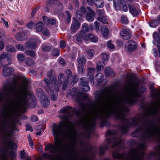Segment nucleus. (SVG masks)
<instances>
[{
  "label": "nucleus",
  "instance_id": "nucleus-1",
  "mask_svg": "<svg viewBox=\"0 0 160 160\" xmlns=\"http://www.w3.org/2000/svg\"><path fill=\"white\" fill-rule=\"evenodd\" d=\"M98 102L93 109H90L86 104L81 103L80 111L75 112L74 109L67 106L62 108L61 112L65 114L66 121L62 125L53 126L52 132L54 136L55 143L46 145L45 150H49L50 152L56 153L65 152H69L77 142V137L73 132L71 123L68 119L74 112L77 115L82 117V113L85 114L80 121L82 126L89 132L95 125L97 119H102L103 117L109 116V88L105 92L97 91L95 93Z\"/></svg>",
  "mask_w": 160,
  "mask_h": 160
},
{
  "label": "nucleus",
  "instance_id": "nucleus-2",
  "mask_svg": "<svg viewBox=\"0 0 160 160\" xmlns=\"http://www.w3.org/2000/svg\"><path fill=\"white\" fill-rule=\"evenodd\" d=\"M16 85L15 81L14 85L9 84L0 89V102H8L12 99L11 106L4 103H0V129H6L10 121L12 130H18L15 125V118L18 111L24 109L28 104V82L24 81L23 85L18 89H16Z\"/></svg>",
  "mask_w": 160,
  "mask_h": 160
},
{
  "label": "nucleus",
  "instance_id": "nucleus-3",
  "mask_svg": "<svg viewBox=\"0 0 160 160\" xmlns=\"http://www.w3.org/2000/svg\"><path fill=\"white\" fill-rule=\"evenodd\" d=\"M48 74V78H45L44 81L47 84V91L48 92L50 91L51 95V98L52 100H55L57 98V93L59 91V87L61 84H63L62 89L66 90L68 83V80H64V75L62 73H60L58 77V83L56 84V78L55 74L52 71L49 72Z\"/></svg>",
  "mask_w": 160,
  "mask_h": 160
},
{
  "label": "nucleus",
  "instance_id": "nucleus-4",
  "mask_svg": "<svg viewBox=\"0 0 160 160\" xmlns=\"http://www.w3.org/2000/svg\"><path fill=\"white\" fill-rule=\"evenodd\" d=\"M140 132L142 133V138L143 140L155 136L160 140V125L157 126L149 123H144L135 130L132 135L133 137L137 136L138 133L139 134Z\"/></svg>",
  "mask_w": 160,
  "mask_h": 160
},
{
  "label": "nucleus",
  "instance_id": "nucleus-5",
  "mask_svg": "<svg viewBox=\"0 0 160 160\" xmlns=\"http://www.w3.org/2000/svg\"><path fill=\"white\" fill-rule=\"evenodd\" d=\"M146 146L145 143H140L138 148L132 149L128 154L129 160H143L144 150Z\"/></svg>",
  "mask_w": 160,
  "mask_h": 160
},
{
  "label": "nucleus",
  "instance_id": "nucleus-6",
  "mask_svg": "<svg viewBox=\"0 0 160 160\" xmlns=\"http://www.w3.org/2000/svg\"><path fill=\"white\" fill-rule=\"evenodd\" d=\"M116 133V131L108 130L106 133V136L109 137L107 138L106 142L108 145L110 144L113 148H118L116 150H119L121 149L120 144L122 142V140L120 137L117 138L113 136Z\"/></svg>",
  "mask_w": 160,
  "mask_h": 160
},
{
  "label": "nucleus",
  "instance_id": "nucleus-7",
  "mask_svg": "<svg viewBox=\"0 0 160 160\" xmlns=\"http://www.w3.org/2000/svg\"><path fill=\"white\" fill-rule=\"evenodd\" d=\"M141 122L140 119L135 118L126 120L125 124L120 127V129L124 133L128 132V130L130 127L136 126Z\"/></svg>",
  "mask_w": 160,
  "mask_h": 160
},
{
  "label": "nucleus",
  "instance_id": "nucleus-8",
  "mask_svg": "<svg viewBox=\"0 0 160 160\" xmlns=\"http://www.w3.org/2000/svg\"><path fill=\"white\" fill-rule=\"evenodd\" d=\"M83 39L86 41L88 40L91 41L96 42L98 41V38L91 33H89L88 35L83 31H80L77 35V40L79 42H81Z\"/></svg>",
  "mask_w": 160,
  "mask_h": 160
},
{
  "label": "nucleus",
  "instance_id": "nucleus-9",
  "mask_svg": "<svg viewBox=\"0 0 160 160\" xmlns=\"http://www.w3.org/2000/svg\"><path fill=\"white\" fill-rule=\"evenodd\" d=\"M38 38L37 36H34L33 38L31 39L29 42L26 43L25 46H23L20 44H18L16 46V48L20 50H24L26 47L30 48H36L37 42Z\"/></svg>",
  "mask_w": 160,
  "mask_h": 160
},
{
  "label": "nucleus",
  "instance_id": "nucleus-10",
  "mask_svg": "<svg viewBox=\"0 0 160 160\" xmlns=\"http://www.w3.org/2000/svg\"><path fill=\"white\" fill-rule=\"evenodd\" d=\"M138 48L137 43L133 41H128L125 45L126 50L128 52H132L137 49Z\"/></svg>",
  "mask_w": 160,
  "mask_h": 160
},
{
  "label": "nucleus",
  "instance_id": "nucleus-11",
  "mask_svg": "<svg viewBox=\"0 0 160 160\" xmlns=\"http://www.w3.org/2000/svg\"><path fill=\"white\" fill-rule=\"evenodd\" d=\"M101 57L103 62L102 63L100 62H99L97 63V71H100L103 68L104 65H105L104 62L107 61L109 59V56L108 55L105 53H103L101 55Z\"/></svg>",
  "mask_w": 160,
  "mask_h": 160
},
{
  "label": "nucleus",
  "instance_id": "nucleus-12",
  "mask_svg": "<svg viewBox=\"0 0 160 160\" xmlns=\"http://www.w3.org/2000/svg\"><path fill=\"white\" fill-rule=\"evenodd\" d=\"M46 4L48 6L54 5L59 10H61L63 8L62 4L58 1L55 0H49L46 2Z\"/></svg>",
  "mask_w": 160,
  "mask_h": 160
},
{
  "label": "nucleus",
  "instance_id": "nucleus-13",
  "mask_svg": "<svg viewBox=\"0 0 160 160\" xmlns=\"http://www.w3.org/2000/svg\"><path fill=\"white\" fill-rule=\"evenodd\" d=\"M159 111L158 106L157 105L154 108L147 110L144 117L147 118L149 116H154Z\"/></svg>",
  "mask_w": 160,
  "mask_h": 160
},
{
  "label": "nucleus",
  "instance_id": "nucleus-14",
  "mask_svg": "<svg viewBox=\"0 0 160 160\" xmlns=\"http://www.w3.org/2000/svg\"><path fill=\"white\" fill-rule=\"evenodd\" d=\"M122 38L124 40H127L130 38L131 37V32L128 29H123L120 33Z\"/></svg>",
  "mask_w": 160,
  "mask_h": 160
},
{
  "label": "nucleus",
  "instance_id": "nucleus-15",
  "mask_svg": "<svg viewBox=\"0 0 160 160\" xmlns=\"http://www.w3.org/2000/svg\"><path fill=\"white\" fill-rule=\"evenodd\" d=\"M80 85L84 91L88 92L90 90V87L88 85V82L85 80L84 78H82L80 79Z\"/></svg>",
  "mask_w": 160,
  "mask_h": 160
},
{
  "label": "nucleus",
  "instance_id": "nucleus-16",
  "mask_svg": "<svg viewBox=\"0 0 160 160\" xmlns=\"http://www.w3.org/2000/svg\"><path fill=\"white\" fill-rule=\"evenodd\" d=\"M128 7L129 12L133 16H137L140 13V10L138 8H136L133 5H128Z\"/></svg>",
  "mask_w": 160,
  "mask_h": 160
},
{
  "label": "nucleus",
  "instance_id": "nucleus-17",
  "mask_svg": "<svg viewBox=\"0 0 160 160\" xmlns=\"http://www.w3.org/2000/svg\"><path fill=\"white\" fill-rule=\"evenodd\" d=\"M87 8L89 11V13L86 16L87 20L89 22H92L94 20L93 17L95 15V13L89 7H87Z\"/></svg>",
  "mask_w": 160,
  "mask_h": 160
},
{
  "label": "nucleus",
  "instance_id": "nucleus-18",
  "mask_svg": "<svg viewBox=\"0 0 160 160\" xmlns=\"http://www.w3.org/2000/svg\"><path fill=\"white\" fill-rule=\"evenodd\" d=\"M88 79L90 80L92 84L94 83L93 73L95 72V69L94 68H89L88 69Z\"/></svg>",
  "mask_w": 160,
  "mask_h": 160
},
{
  "label": "nucleus",
  "instance_id": "nucleus-19",
  "mask_svg": "<svg viewBox=\"0 0 160 160\" xmlns=\"http://www.w3.org/2000/svg\"><path fill=\"white\" fill-rule=\"evenodd\" d=\"M70 94L73 96H76L78 99H81L83 96L82 93L79 92L78 89L74 88H72L71 90Z\"/></svg>",
  "mask_w": 160,
  "mask_h": 160
},
{
  "label": "nucleus",
  "instance_id": "nucleus-20",
  "mask_svg": "<svg viewBox=\"0 0 160 160\" xmlns=\"http://www.w3.org/2000/svg\"><path fill=\"white\" fill-rule=\"evenodd\" d=\"M73 19H74V21L72 23L71 26V29L72 32L74 33L79 28L80 24L79 22L75 18H74Z\"/></svg>",
  "mask_w": 160,
  "mask_h": 160
},
{
  "label": "nucleus",
  "instance_id": "nucleus-21",
  "mask_svg": "<svg viewBox=\"0 0 160 160\" xmlns=\"http://www.w3.org/2000/svg\"><path fill=\"white\" fill-rule=\"evenodd\" d=\"M2 75L4 77H6L11 74L14 71V69L12 68H8L7 67H4L2 68Z\"/></svg>",
  "mask_w": 160,
  "mask_h": 160
},
{
  "label": "nucleus",
  "instance_id": "nucleus-22",
  "mask_svg": "<svg viewBox=\"0 0 160 160\" xmlns=\"http://www.w3.org/2000/svg\"><path fill=\"white\" fill-rule=\"evenodd\" d=\"M105 74L106 76L108 77H112L115 75V73L113 71L109 68H105Z\"/></svg>",
  "mask_w": 160,
  "mask_h": 160
},
{
  "label": "nucleus",
  "instance_id": "nucleus-23",
  "mask_svg": "<svg viewBox=\"0 0 160 160\" xmlns=\"http://www.w3.org/2000/svg\"><path fill=\"white\" fill-rule=\"evenodd\" d=\"M42 18L44 22L46 23L54 24L56 23V20L53 19H49L48 18L45 16H43Z\"/></svg>",
  "mask_w": 160,
  "mask_h": 160
},
{
  "label": "nucleus",
  "instance_id": "nucleus-24",
  "mask_svg": "<svg viewBox=\"0 0 160 160\" xmlns=\"http://www.w3.org/2000/svg\"><path fill=\"white\" fill-rule=\"evenodd\" d=\"M94 3L98 8H102L104 5L103 0H94Z\"/></svg>",
  "mask_w": 160,
  "mask_h": 160
},
{
  "label": "nucleus",
  "instance_id": "nucleus-25",
  "mask_svg": "<svg viewBox=\"0 0 160 160\" xmlns=\"http://www.w3.org/2000/svg\"><path fill=\"white\" fill-rule=\"evenodd\" d=\"M113 0L114 7L116 9L118 8H119L120 4H123L124 1V0Z\"/></svg>",
  "mask_w": 160,
  "mask_h": 160
},
{
  "label": "nucleus",
  "instance_id": "nucleus-26",
  "mask_svg": "<svg viewBox=\"0 0 160 160\" xmlns=\"http://www.w3.org/2000/svg\"><path fill=\"white\" fill-rule=\"evenodd\" d=\"M101 32L103 36L105 38L109 36V32L108 29L105 27H102Z\"/></svg>",
  "mask_w": 160,
  "mask_h": 160
},
{
  "label": "nucleus",
  "instance_id": "nucleus-27",
  "mask_svg": "<svg viewBox=\"0 0 160 160\" xmlns=\"http://www.w3.org/2000/svg\"><path fill=\"white\" fill-rule=\"evenodd\" d=\"M43 23L41 22H39L36 25V30L37 32H41L43 30Z\"/></svg>",
  "mask_w": 160,
  "mask_h": 160
},
{
  "label": "nucleus",
  "instance_id": "nucleus-28",
  "mask_svg": "<svg viewBox=\"0 0 160 160\" xmlns=\"http://www.w3.org/2000/svg\"><path fill=\"white\" fill-rule=\"evenodd\" d=\"M94 54V51L92 49H88L87 50L86 54L88 59H91Z\"/></svg>",
  "mask_w": 160,
  "mask_h": 160
},
{
  "label": "nucleus",
  "instance_id": "nucleus-29",
  "mask_svg": "<svg viewBox=\"0 0 160 160\" xmlns=\"http://www.w3.org/2000/svg\"><path fill=\"white\" fill-rule=\"evenodd\" d=\"M6 145L8 148L12 149H16L17 148L16 144L9 140L6 141Z\"/></svg>",
  "mask_w": 160,
  "mask_h": 160
},
{
  "label": "nucleus",
  "instance_id": "nucleus-30",
  "mask_svg": "<svg viewBox=\"0 0 160 160\" xmlns=\"http://www.w3.org/2000/svg\"><path fill=\"white\" fill-rule=\"evenodd\" d=\"M11 61L10 59L9 58H8V61L4 60V61L0 62V67L1 68H3L6 67V66L11 63Z\"/></svg>",
  "mask_w": 160,
  "mask_h": 160
},
{
  "label": "nucleus",
  "instance_id": "nucleus-31",
  "mask_svg": "<svg viewBox=\"0 0 160 160\" xmlns=\"http://www.w3.org/2000/svg\"><path fill=\"white\" fill-rule=\"evenodd\" d=\"M42 99L41 102L42 104L45 107H47L49 103V101L47 97H46L45 96V97H44V98H42Z\"/></svg>",
  "mask_w": 160,
  "mask_h": 160
},
{
  "label": "nucleus",
  "instance_id": "nucleus-32",
  "mask_svg": "<svg viewBox=\"0 0 160 160\" xmlns=\"http://www.w3.org/2000/svg\"><path fill=\"white\" fill-rule=\"evenodd\" d=\"M15 37L18 40H22L25 38V33L23 32L18 33L15 36Z\"/></svg>",
  "mask_w": 160,
  "mask_h": 160
},
{
  "label": "nucleus",
  "instance_id": "nucleus-33",
  "mask_svg": "<svg viewBox=\"0 0 160 160\" xmlns=\"http://www.w3.org/2000/svg\"><path fill=\"white\" fill-rule=\"evenodd\" d=\"M5 49L6 51L10 52H14L16 51L15 48L11 45L6 46Z\"/></svg>",
  "mask_w": 160,
  "mask_h": 160
},
{
  "label": "nucleus",
  "instance_id": "nucleus-34",
  "mask_svg": "<svg viewBox=\"0 0 160 160\" xmlns=\"http://www.w3.org/2000/svg\"><path fill=\"white\" fill-rule=\"evenodd\" d=\"M77 61L78 64L81 66L84 65L86 62L85 59L83 57H79L78 58Z\"/></svg>",
  "mask_w": 160,
  "mask_h": 160
},
{
  "label": "nucleus",
  "instance_id": "nucleus-35",
  "mask_svg": "<svg viewBox=\"0 0 160 160\" xmlns=\"http://www.w3.org/2000/svg\"><path fill=\"white\" fill-rule=\"evenodd\" d=\"M159 24V22L157 20H155L149 23V25L151 27L155 28Z\"/></svg>",
  "mask_w": 160,
  "mask_h": 160
},
{
  "label": "nucleus",
  "instance_id": "nucleus-36",
  "mask_svg": "<svg viewBox=\"0 0 160 160\" xmlns=\"http://www.w3.org/2000/svg\"><path fill=\"white\" fill-rule=\"evenodd\" d=\"M8 58H9L8 56V55L5 52L3 53L0 56V62H3L4 60L8 61Z\"/></svg>",
  "mask_w": 160,
  "mask_h": 160
},
{
  "label": "nucleus",
  "instance_id": "nucleus-37",
  "mask_svg": "<svg viewBox=\"0 0 160 160\" xmlns=\"http://www.w3.org/2000/svg\"><path fill=\"white\" fill-rule=\"evenodd\" d=\"M103 77V74L99 72L98 73L96 76V80L99 82H102Z\"/></svg>",
  "mask_w": 160,
  "mask_h": 160
},
{
  "label": "nucleus",
  "instance_id": "nucleus-38",
  "mask_svg": "<svg viewBox=\"0 0 160 160\" xmlns=\"http://www.w3.org/2000/svg\"><path fill=\"white\" fill-rule=\"evenodd\" d=\"M112 156L113 158H123L125 157L124 155L121 154L117 152H113L112 153Z\"/></svg>",
  "mask_w": 160,
  "mask_h": 160
},
{
  "label": "nucleus",
  "instance_id": "nucleus-39",
  "mask_svg": "<svg viewBox=\"0 0 160 160\" xmlns=\"http://www.w3.org/2000/svg\"><path fill=\"white\" fill-rule=\"evenodd\" d=\"M25 63L28 66H31L33 65L34 64V61L31 59L27 58L25 59Z\"/></svg>",
  "mask_w": 160,
  "mask_h": 160
},
{
  "label": "nucleus",
  "instance_id": "nucleus-40",
  "mask_svg": "<svg viewBox=\"0 0 160 160\" xmlns=\"http://www.w3.org/2000/svg\"><path fill=\"white\" fill-rule=\"evenodd\" d=\"M36 92L38 96L41 97L42 98H43L44 97H45V95L43 94L42 90L41 89H38L37 90Z\"/></svg>",
  "mask_w": 160,
  "mask_h": 160
},
{
  "label": "nucleus",
  "instance_id": "nucleus-41",
  "mask_svg": "<svg viewBox=\"0 0 160 160\" xmlns=\"http://www.w3.org/2000/svg\"><path fill=\"white\" fill-rule=\"evenodd\" d=\"M153 37L156 41L160 42V35L158 32H154L153 33Z\"/></svg>",
  "mask_w": 160,
  "mask_h": 160
},
{
  "label": "nucleus",
  "instance_id": "nucleus-42",
  "mask_svg": "<svg viewBox=\"0 0 160 160\" xmlns=\"http://www.w3.org/2000/svg\"><path fill=\"white\" fill-rule=\"evenodd\" d=\"M97 14L99 16V17H102L105 16V12L103 10L98 9L97 11Z\"/></svg>",
  "mask_w": 160,
  "mask_h": 160
},
{
  "label": "nucleus",
  "instance_id": "nucleus-43",
  "mask_svg": "<svg viewBox=\"0 0 160 160\" xmlns=\"http://www.w3.org/2000/svg\"><path fill=\"white\" fill-rule=\"evenodd\" d=\"M25 53L27 55L34 57L35 56V52L32 50H27L25 52Z\"/></svg>",
  "mask_w": 160,
  "mask_h": 160
},
{
  "label": "nucleus",
  "instance_id": "nucleus-44",
  "mask_svg": "<svg viewBox=\"0 0 160 160\" xmlns=\"http://www.w3.org/2000/svg\"><path fill=\"white\" fill-rule=\"evenodd\" d=\"M97 19L103 24H105L107 22V20L105 16L102 18L98 17Z\"/></svg>",
  "mask_w": 160,
  "mask_h": 160
},
{
  "label": "nucleus",
  "instance_id": "nucleus-45",
  "mask_svg": "<svg viewBox=\"0 0 160 160\" xmlns=\"http://www.w3.org/2000/svg\"><path fill=\"white\" fill-rule=\"evenodd\" d=\"M82 28L83 31L86 32H88L89 31V28L88 25L86 23H83L82 25Z\"/></svg>",
  "mask_w": 160,
  "mask_h": 160
},
{
  "label": "nucleus",
  "instance_id": "nucleus-46",
  "mask_svg": "<svg viewBox=\"0 0 160 160\" xmlns=\"http://www.w3.org/2000/svg\"><path fill=\"white\" fill-rule=\"evenodd\" d=\"M94 25L95 29L96 31L97 32H99L100 30V23L97 21H95L94 23Z\"/></svg>",
  "mask_w": 160,
  "mask_h": 160
},
{
  "label": "nucleus",
  "instance_id": "nucleus-47",
  "mask_svg": "<svg viewBox=\"0 0 160 160\" xmlns=\"http://www.w3.org/2000/svg\"><path fill=\"white\" fill-rule=\"evenodd\" d=\"M121 22L122 23H128V20L127 17L125 16H122L121 18Z\"/></svg>",
  "mask_w": 160,
  "mask_h": 160
},
{
  "label": "nucleus",
  "instance_id": "nucleus-48",
  "mask_svg": "<svg viewBox=\"0 0 160 160\" xmlns=\"http://www.w3.org/2000/svg\"><path fill=\"white\" fill-rule=\"evenodd\" d=\"M157 47L158 49V51L157 52L156 50H154V56L155 57L158 56V52L159 53V56L160 58V46L158 44H157Z\"/></svg>",
  "mask_w": 160,
  "mask_h": 160
},
{
  "label": "nucleus",
  "instance_id": "nucleus-49",
  "mask_svg": "<svg viewBox=\"0 0 160 160\" xmlns=\"http://www.w3.org/2000/svg\"><path fill=\"white\" fill-rule=\"evenodd\" d=\"M17 58L19 61H23L25 57L23 54H20L17 55Z\"/></svg>",
  "mask_w": 160,
  "mask_h": 160
},
{
  "label": "nucleus",
  "instance_id": "nucleus-50",
  "mask_svg": "<svg viewBox=\"0 0 160 160\" xmlns=\"http://www.w3.org/2000/svg\"><path fill=\"white\" fill-rule=\"evenodd\" d=\"M59 54V51L58 49L57 48L53 49L52 51V54L53 56H58Z\"/></svg>",
  "mask_w": 160,
  "mask_h": 160
},
{
  "label": "nucleus",
  "instance_id": "nucleus-51",
  "mask_svg": "<svg viewBox=\"0 0 160 160\" xmlns=\"http://www.w3.org/2000/svg\"><path fill=\"white\" fill-rule=\"evenodd\" d=\"M108 148L107 145L105 147L101 146L100 147V153L101 155L104 152L105 150Z\"/></svg>",
  "mask_w": 160,
  "mask_h": 160
},
{
  "label": "nucleus",
  "instance_id": "nucleus-52",
  "mask_svg": "<svg viewBox=\"0 0 160 160\" xmlns=\"http://www.w3.org/2000/svg\"><path fill=\"white\" fill-rule=\"evenodd\" d=\"M42 33L45 36H48L50 35L49 31L47 29H44L42 30Z\"/></svg>",
  "mask_w": 160,
  "mask_h": 160
},
{
  "label": "nucleus",
  "instance_id": "nucleus-53",
  "mask_svg": "<svg viewBox=\"0 0 160 160\" xmlns=\"http://www.w3.org/2000/svg\"><path fill=\"white\" fill-rule=\"evenodd\" d=\"M107 46L108 48L110 49H113L115 48L114 46L110 41H109L107 42Z\"/></svg>",
  "mask_w": 160,
  "mask_h": 160
},
{
  "label": "nucleus",
  "instance_id": "nucleus-54",
  "mask_svg": "<svg viewBox=\"0 0 160 160\" xmlns=\"http://www.w3.org/2000/svg\"><path fill=\"white\" fill-rule=\"evenodd\" d=\"M66 73L67 74V78L68 79L72 77V74L71 71L69 69H67L66 70Z\"/></svg>",
  "mask_w": 160,
  "mask_h": 160
},
{
  "label": "nucleus",
  "instance_id": "nucleus-55",
  "mask_svg": "<svg viewBox=\"0 0 160 160\" xmlns=\"http://www.w3.org/2000/svg\"><path fill=\"white\" fill-rule=\"evenodd\" d=\"M84 71V68L83 67L80 66L78 67V72L79 74L82 73Z\"/></svg>",
  "mask_w": 160,
  "mask_h": 160
},
{
  "label": "nucleus",
  "instance_id": "nucleus-56",
  "mask_svg": "<svg viewBox=\"0 0 160 160\" xmlns=\"http://www.w3.org/2000/svg\"><path fill=\"white\" fill-rule=\"evenodd\" d=\"M26 130H27L30 131L31 132L33 131V129H32V127L31 126H30V125H29L28 124H27L26 125Z\"/></svg>",
  "mask_w": 160,
  "mask_h": 160
},
{
  "label": "nucleus",
  "instance_id": "nucleus-57",
  "mask_svg": "<svg viewBox=\"0 0 160 160\" xmlns=\"http://www.w3.org/2000/svg\"><path fill=\"white\" fill-rule=\"evenodd\" d=\"M50 48L49 47L47 46H42V49L44 51H48L49 50Z\"/></svg>",
  "mask_w": 160,
  "mask_h": 160
},
{
  "label": "nucleus",
  "instance_id": "nucleus-58",
  "mask_svg": "<svg viewBox=\"0 0 160 160\" xmlns=\"http://www.w3.org/2000/svg\"><path fill=\"white\" fill-rule=\"evenodd\" d=\"M66 13L67 14V15H68L67 22L68 23L70 21L71 16L70 15L69 12L68 11H66Z\"/></svg>",
  "mask_w": 160,
  "mask_h": 160
},
{
  "label": "nucleus",
  "instance_id": "nucleus-59",
  "mask_svg": "<svg viewBox=\"0 0 160 160\" xmlns=\"http://www.w3.org/2000/svg\"><path fill=\"white\" fill-rule=\"evenodd\" d=\"M59 62L60 64L64 65L65 63V61L63 59L61 58H59Z\"/></svg>",
  "mask_w": 160,
  "mask_h": 160
},
{
  "label": "nucleus",
  "instance_id": "nucleus-60",
  "mask_svg": "<svg viewBox=\"0 0 160 160\" xmlns=\"http://www.w3.org/2000/svg\"><path fill=\"white\" fill-rule=\"evenodd\" d=\"M60 46L61 48H63L65 46V43L63 41H61L60 42Z\"/></svg>",
  "mask_w": 160,
  "mask_h": 160
},
{
  "label": "nucleus",
  "instance_id": "nucleus-61",
  "mask_svg": "<svg viewBox=\"0 0 160 160\" xmlns=\"http://www.w3.org/2000/svg\"><path fill=\"white\" fill-rule=\"evenodd\" d=\"M31 119L33 122H36L38 120V118L37 116L32 115L31 117Z\"/></svg>",
  "mask_w": 160,
  "mask_h": 160
},
{
  "label": "nucleus",
  "instance_id": "nucleus-62",
  "mask_svg": "<svg viewBox=\"0 0 160 160\" xmlns=\"http://www.w3.org/2000/svg\"><path fill=\"white\" fill-rule=\"evenodd\" d=\"M34 24L32 22L27 24V27L29 29H31L33 28Z\"/></svg>",
  "mask_w": 160,
  "mask_h": 160
},
{
  "label": "nucleus",
  "instance_id": "nucleus-63",
  "mask_svg": "<svg viewBox=\"0 0 160 160\" xmlns=\"http://www.w3.org/2000/svg\"><path fill=\"white\" fill-rule=\"evenodd\" d=\"M5 32L3 29H0V38L4 36L5 35Z\"/></svg>",
  "mask_w": 160,
  "mask_h": 160
},
{
  "label": "nucleus",
  "instance_id": "nucleus-64",
  "mask_svg": "<svg viewBox=\"0 0 160 160\" xmlns=\"http://www.w3.org/2000/svg\"><path fill=\"white\" fill-rule=\"evenodd\" d=\"M1 20L5 26L6 27L8 28V22L7 21H5L3 18H1Z\"/></svg>",
  "mask_w": 160,
  "mask_h": 160
}]
</instances>
